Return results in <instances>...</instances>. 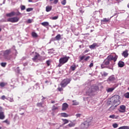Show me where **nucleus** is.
Wrapping results in <instances>:
<instances>
[{"instance_id":"nucleus-19","label":"nucleus","mask_w":129,"mask_h":129,"mask_svg":"<svg viewBox=\"0 0 129 129\" xmlns=\"http://www.w3.org/2000/svg\"><path fill=\"white\" fill-rule=\"evenodd\" d=\"M5 117V116L4 112H0V119H4Z\"/></svg>"},{"instance_id":"nucleus-18","label":"nucleus","mask_w":129,"mask_h":129,"mask_svg":"<svg viewBox=\"0 0 129 129\" xmlns=\"http://www.w3.org/2000/svg\"><path fill=\"white\" fill-rule=\"evenodd\" d=\"M60 115L61 117H68L69 116V115L66 113H61Z\"/></svg>"},{"instance_id":"nucleus-15","label":"nucleus","mask_w":129,"mask_h":129,"mask_svg":"<svg viewBox=\"0 0 129 129\" xmlns=\"http://www.w3.org/2000/svg\"><path fill=\"white\" fill-rule=\"evenodd\" d=\"M118 65L119 67L122 68V67H123V66H124V62H123V61H119L118 63Z\"/></svg>"},{"instance_id":"nucleus-54","label":"nucleus","mask_w":129,"mask_h":129,"mask_svg":"<svg viewBox=\"0 0 129 129\" xmlns=\"http://www.w3.org/2000/svg\"><path fill=\"white\" fill-rule=\"evenodd\" d=\"M89 52V49H87L84 52V54H86V53H87Z\"/></svg>"},{"instance_id":"nucleus-1","label":"nucleus","mask_w":129,"mask_h":129,"mask_svg":"<svg viewBox=\"0 0 129 129\" xmlns=\"http://www.w3.org/2000/svg\"><path fill=\"white\" fill-rule=\"evenodd\" d=\"M118 56L117 55H115L114 56L112 55H109L107 56V57L104 60L103 63L101 65V67L102 69L104 68H108L107 66L109 65L110 63V61H113L115 62L116 60H117Z\"/></svg>"},{"instance_id":"nucleus-9","label":"nucleus","mask_w":129,"mask_h":129,"mask_svg":"<svg viewBox=\"0 0 129 129\" xmlns=\"http://www.w3.org/2000/svg\"><path fill=\"white\" fill-rule=\"evenodd\" d=\"M40 57V54L37 52H35V55H34V57L32 58V60L33 61H34V62H37L38 60H40V59H39Z\"/></svg>"},{"instance_id":"nucleus-57","label":"nucleus","mask_w":129,"mask_h":129,"mask_svg":"<svg viewBox=\"0 0 129 129\" xmlns=\"http://www.w3.org/2000/svg\"><path fill=\"white\" fill-rule=\"evenodd\" d=\"M29 3H32V0H28Z\"/></svg>"},{"instance_id":"nucleus-34","label":"nucleus","mask_w":129,"mask_h":129,"mask_svg":"<svg viewBox=\"0 0 129 129\" xmlns=\"http://www.w3.org/2000/svg\"><path fill=\"white\" fill-rule=\"evenodd\" d=\"M8 100L10 101V102H14V98L13 97H8Z\"/></svg>"},{"instance_id":"nucleus-58","label":"nucleus","mask_w":129,"mask_h":129,"mask_svg":"<svg viewBox=\"0 0 129 129\" xmlns=\"http://www.w3.org/2000/svg\"><path fill=\"white\" fill-rule=\"evenodd\" d=\"M45 83H48V82H49L48 81H46L45 82Z\"/></svg>"},{"instance_id":"nucleus-23","label":"nucleus","mask_w":129,"mask_h":129,"mask_svg":"<svg viewBox=\"0 0 129 129\" xmlns=\"http://www.w3.org/2000/svg\"><path fill=\"white\" fill-rule=\"evenodd\" d=\"M6 85H8L7 83H5V82H1L0 83V87H5Z\"/></svg>"},{"instance_id":"nucleus-17","label":"nucleus","mask_w":129,"mask_h":129,"mask_svg":"<svg viewBox=\"0 0 129 129\" xmlns=\"http://www.w3.org/2000/svg\"><path fill=\"white\" fill-rule=\"evenodd\" d=\"M52 11V6H46V12H49Z\"/></svg>"},{"instance_id":"nucleus-31","label":"nucleus","mask_w":129,"mask_h":129,"mask_svg":"<svg viewBox=\"0 0 129 129\" xmlns=\"http://www.w3.org/2000/svg\"><path fill=\"white\" fill-rule=\"evenodd\" d=\"M62 121L64 122V124H66V123H68L69 122V120L67 119H62Z\"/></svg>"},{"instance_id":"nucleus-32","label":"nucleus","mask_w":129,"mask_h":129,"mask_svg":"<svg viewBox=\"0 0 129 129\" xmlns=\"http://www.w3.org/2000/svg\"><path fill=\"white\" fill-rule=\"evenodd\" d=\"M124 97L129 98V92H127L124 94Z\"/></svg>"},{"instance_id":"nucleus-61","label":"nucleus","mask_w":129,"mask_h":129,"mask_svg":"<svg viewBox=\"0 0 129 129\" xmlns=\"http://www.w3.org/2000/svg\"><path fill=\"white\" fill-rule=\"evenodd\" d=\"M93 32V30H91V32Z\"/></svg>"},{"instance_id":"nucleus-26","label":"nucleus","mask_w":129,"mask_h":129,"mask_svg":"<svg viewBox=\"0 0 129 129\" xmlns=\"http://www.w3.org/2000/svg\"><path fill=\"white\" fill-rule=\"evenodd\" d=\"M115 107H115V105H112V106L110 107L109 110H110V111H112L113 110H114Z\"/></svg>"},{"instance_id":"nucleus-60","label":"nucleus","mask_w":129,"mask_h":129,"mask_svg":"<svg viewBox=\"0 0 129 129\" xmlns=\"http://www.w3.org/2000/svg\"><path fill=\"white\" fill-rule=\"evenodd\" d=\"M0 32H2V28H0Z\"/></svg>"},{"instance_id":"nucleus-36","label":"nucleus","mask_w":129,"mask_h":129,"mask_svg":"<svg viewBox=\"0 0 129 129\" xmlns=\"http://www.w3.org/2000/svg\"><path fill=\"white\" fill-rule=\"evenodd\" d=\"M50 2H53V1H54L53 2V4H54V5H56V4H58V0H49Z\"/></svg>"},{"instance_id":"nucleus-49","label":"nucleus","mask_w":129,"mask_h":129,"mask_svg":"<svg viewBox=\"0 0 129 129\" xmlns=\"http://www.w3.org/2000/svg\"><path fill=\"white\" fill-rule=\"evenodd\" d=\"M7 98L6 97V96L5 95H3L1 97V99H2L3 100H5V99H6Z\"/></svg>"},{"instance_id":"nucleus-53","label":"nucleus","mask_w":129,"mask_h":129,"mask_svg":"<svg viewBox=\"0 0 129 129\" xmlns=\"http://www.w3.org/2000/svg\"><path fill=\"white\" fill-rule=\"evenodd\" d=\"M27 23H28V24H31V23H32V20L31 19H28Z\"/></svg>"},{"instance_id":"nucleus-64","label":"nucleus","mask_w":129,"mask_h":129,"mask_svg":"<svg viewBox=\"0 0 129 129\" xmlns=\"http://www.w3.org/2000/svg\"><path fill=\"white\" fill-rule=\"evenodd\" d=\"M0 129H2V127H0Z\"/></svg>"},{"instance_id":"nucleus-5","label":"nucleus","mask_w":129,"mask_h":129,"mask_svg":"<svg viewBox=\"0 0 129 129\" xmlns=\"http://www.w3.org/2000/svg\"><path fill=\"white\" fill-rule=\"evenodd\" d=\"M70 57L69 56H66L63 57H61L59 59V63L58 67H61L62 65H64L65 63H67L68 62V60Z\"/></svg>"},{"instance_id":"nucleus-55","label":"nucleus","mask_w":129,"mask_h":129,"mask_svg":"<svg viewBox=\"0 0 129 129\" xmlns=\"http://www.w3.org/2000/svg\"><path fill=\"white\" fill-rule=\"evenodd\" d=\"M51 103H52V104L55 103V101L51 100Z\"/></svg>"},{"instance_id":"nucleus-29","label":"nucleus","mask_w":129,"mask_h":129,"mask_svg":"<svg viewBox=\"0 0 129 129\" xmlns=\"http://www.w3.org/2000/svg\"><path fill=\"white\" fill-rule=\"evenodd\" d=\"M57 109H58V107L55 106V105H53L52 108V111H54V110H57Z\"/></svg>"},{"instance_id":"nucleus-13","label":"nucleus","mask_w":129,"mask_h":129,"mask_svg":"<svg viewBox=\"0 0 129 129\" xmlns=\"http://www.w3.org/2000/svg\"><path fill=\"white\" fill-rule=\"evenodd\" d=\"M59 40H61V35L60 34H58L53 38V41H59Z\"/></svg>"},{"instance_id":"nucleus-56","label":"nucleus","mask_w":129,"mask_h":129,"mask_svg":"<svg viewBox=\"0 0 129 129\" xmlns=\"http://www.w3.org/2000/svg\"><path fill=\"white\" fill-rule=\"evenodd\" d=\"M90 120H92V119H93V118L92 117H90Z\"/></svg>"},{"instance_id":"nucleus-35","label":"nucleus","mask_w":129,"mask_h":129,"mask_svg":"<svg viewBox=\"0 0 129 129\" xmlns=\"http://www.w3.org/2000/svg\"><path fill=\"white\" fill-rule=\"evenodd\" d=\"M89 59H90V56H87L86 58H84V61H85L86 62H87V61H88Z\"/></svg>"},{"instance_id":"nucleus-27","label":"nucleus","mask_w":129,"mask_h":129,"mask_svg":"<svg viewBox=\"0 0 129 129\" xmlns=\"http://www.w3.org/2000/svg\"><path fill=\"white\" fill-rule=\"evenodd\" d=\"M114 90V88H110L107 90V92H112Z\"/></svg>"},{"instance_id":"nucleus-3","label":"nucleus","mask_w":129,"mask_h":129,"mask_svg":"<svg viewBox=\"0 0 129 129\" xmlns=\"http://www.w3.org/2000/svg\"><path fill=\"white\" fill-rule=\"evenodd\" d=\"M113 102L112 103V105H115V107H117L118 105L120 104V97L119 95H115L111 98Z\"/></svg>"},{"instance_id":"nucleus-2","label":"nucleus","mask_w":129,"mask_h":129,"mask_svg":"<svg viewBox=\"0 0 129 129\" xmlns=\"http://www.w3.org/2000/svg\"><path fill=\"white\" fill-rule=\"evenodd\" d=\"M20 14H17V13L14 11L11 12L10 13H7L6 16L8 17L9 18L7 19V22L10 23H18L20 21V18L18 17H14V16H19Z\"/></svg>"},{"instance_id":"nucleus-33","label":"nucleus","mask_w":129,"mask_h":129,"mask_svg":"<svg viewBox=\"0 0 129 129\" xmlns=\"http://www.w3.org/2000/svg\"><path fill=\"white\" fill-rule=\"evenodd\" d=\"M20 8L21 11H24V10H26V6L25 5H21Z\"/></svg>"},{"instance_id":"nucleus-12","label":"nucleus","mask_w":129,"mask_h":129,"mask_svg":"<svg viewBox=\"0 0 129 129\" xmlns=\"http://www.w3.org/2000/svg\"><path fill=\"white\" fill-rule=\"evenodd\" d=\"M67 108H68V104H67V103H64L62 106V110H66Z\"/></svg>"},{"instance_id":"nucleus-63","label":"nucleus","mask_w":129,"mask_h":129,"mask_svg":"<svg viewBox=\"0 0 129 129\" xmlns=\"http://www.w3.org/2000/svg\"><path fill=\"white\" fill-rule=\"evenodd\" d=\"M42 97L44 98V99H45V98H44V97L42 96Z\"/></svg>"},{"instance_id":"nucleus-39","label":"nucleus","mask_w":129,"mask_h":129,"mask_svg":"<svg viewBox=\"0 0 129 129\" xmlns=\"http://www.w3.org/2000/svg\"><path fill=\"white\" fill-rule=\"evenodd\" d=\"M1 66H2V67H5L6 66H7V62L1 63Z\"/></svg>"},{"instance_id":"nucleus-41","label":"nucleus","mask_w":129,"mask_h":129,"mask_svg":"<svg viewBox=\"0 0 129 129\" xmlns=\"http://www.w3.org/2000/svg\"><path fill=\"white\" fill-rule=\"evenodd\" d=\"M33 8H27L26 9V12H32L33 11Z\"/></svg>"},{"instance_id":"nucleus-20","label":"nucleus","mask_w":129,"mask_h":129,"mask_svg":"<svg viewBox=\"0 0 129 129\" xmlns=\"http://www.w3.org/2000/svg\"><path fill=\"white\" fill-rule=\"evenodd\" d=\"M110 20L108 18H103V20H101V22L102 23H107L108 22H109Z\"/></svg>"},{"instance_id":"nucleus-47","label":"nucleus","mask_w":129,"mask_h":129,"mask_svg":"<svg viewBox=\"0 0 129 129\" xmlns=\"http://www.w3.org/2000/svg\"><path fill=\"white\" fill-rule=\"evenodd\" d=\"M3 122H6V123H7V124H10V121L8 119L5 120L3 121Z\"/></svg>"},{"instance_id":"nucleus-30","label":"nucleus","mask_w":129,"mask_h":129,"mask_svg":"<svg viewBox=\"0 0 129 129\" xmlns=\"http://www.w3.org/2000/svg\"><path fill=\"white\" fill-rule=\"evenodd\" d=\"M118 129H129L128 126H123L119 127Z\"/></svg>"},{"instance_id":"nucleus-10","label":"nucleus","mask_w":129,"mask_h":129,"mask_svg":"<svg viewBox=\"0 0 129 129\" xmlns=\"http://www.w3.org/2000/svg\"><path fill=\"white\" fill-rule=\"evenodd\" d=\"M126 107L124 105H122L120 106L119 109L118 110L119 112H125V109Z\"/></svg>"},{"instance_id":"nucleus-21","label":"nucleus","mask_w":129,"mask_h":129,"mask_svg":"<svg viewBox=\"0 0 129 129\" xmlns=\"http://www.w3.org/2000/svg\"><path fill=\"white\" fill-rule=\"evenodd\" d=\"M31 35L32 36L33 38H38V34H37V33L35 32H32Z\"/></svg>"},{"instance_id":"nucleus-45","label":"nucleus","mask_w":129,"mask_h":129,"mask_svg":"<svg viewBox=\"0 0 129 129\" xmlns=\"http://www.w3.org/2000/svg\"><path fill=\"white\" fill-rule=\"evenodd\" d=\"M58 16H55L53 17H52L51 18H50L51 20H57V19H58Z\"/></svg>"},{"instance_id":"nucleus-7","label":"nucleus","mask_w":129,"mask_h":129,"mask_svg":"<svg viewBox=\"0 0 129 129\" xmlns=\"http://www.w3.org/2000/svg\"><path fill=\"white\" fill-rule=\"evenodd\" d=\"M11 53H12V49H11L6 50L3 52V57L5 59H7V60H10L11 58H10L9 55Z\"/></svg>"},{"instance_id":"nucleus-37","label":"nucleus","mask_w":129,"mask_h":129,"mask_svg":"<svg viewBox=\"0 0 129 129\" xmlns=\"http://www.w3.org/2000/svg\"><path fill=\"white\" fill-rule=\"evenodd\" d=\"M66 0H63L62 1H61V5H62V6H65V5H66Z\"/></svg>"},{"instance_id":"nucleus-59","label":"nucleus","mask_w":129,"mask_h":129,"mask_svg":"<svg viewBox=\"0 0 129 129\" xmlns=\"http://www.w3.org/2000/svg\"><path fill=\"white\" fill-rule=\"evenodd\" d=\"M0 111H2V107H0Z\"/></svg>"},{"instance_id":"nucleus-51","label":"nucleus","mask_w":129,"mask_h":129,"mask_svg":"<svg viewBox=\"0 0 129 129\" xmlns=\"http://www.w3.org/2000/svg\"><path fill=\"white\" fill-rule=\"evenodd\" d=\"M89 67L90 68H91V67H93V62L91 63L90 64L89 66Z\"/></svg>"},{"instance_id":"nucleus-62","label":"nucleus","mask_w":129,"mask_h":129,"mask_svg":"<svg viewBox=\"0 0 129 129\" xmlns=\"http://www.w3.org/2000/svg\"><path fill=\"white\" fill-rule=\"evenodd\" d=\"M115 1H116V2H119V0H115Z\"/></svg>"},{"instance_id":"nucleus-38","label":"nucleus","mask_w":129,"mask_h":129,"mask_svg":"<svg viewBox=\"0 0 129 129\" xmlns=\"http://www.w3.org/2000/svg\"><path fill=\"white\" fill-rule=\"evenodd\" d=\"M51 63V60H48L46 61V64L47 65V66H50Z\"/></svg>"},{"instance_id":"nucleus-50","label":"nucleus","mask_w":129,"mask_h":129,"mask_svg":"<svg viewBox=\"0 0 129 129\" xmlns=\"http://www.w3.org/2000/svg\"><path fill=\"white\" fill-rule=\"evenodd\" d=\"M17 73H20V72L21 71V70H20V68L17 67Z\"/></svg>"},{"instance_id":"nucleus-22","label":"nucleus","mask_w":129,"mask_h":129,"mask_svg":"<svg viewBox=\"0 0 129 129\" xmlns=\"http://www.w3.org/2000/svg\"><path fill=\"white\" fill-rule=\"evenodd\" d=\"M109 81H114L115 80V78L113 76H111L108 78Z\"/></svg>"},{"instance_id":"nucleus-8","label":"nucleus","mask_w":129,"mask_h":129,"mask_svg":"<svg viewBox=\"0 0 129 129\" xmlns=\"http://www.w3.org/2000/svg\"><path fill=\"white\" fill-rule=\"evenodd\" d=\"M91 122L89 120L85 121L81 124V127H82V128H88L89 125H90Z\"/></svg>"},{"instance_id":"nucleus-48","label":"nucleus","mask_w":129,"mask_h":129,"mask_svg":"<svg viewBox=\"0 0 129 129\" xmlns=\"http://www.w3.org/2000/svg\"><path fill=\"white\" fill-rule=\"evenodd\" d=\"M57 90H58V91H63V88L62 87H58L57 88Z\"/></svg>"},{"instance_id":"nucleus-42","label":"nucleus","mask_w":129,"mask_h":129,"mask_svg":"<svg viewBox=\"0 0 129 129\" xmlns=\"http://www.w3.org/2000/svg\"><path fill=\"white\" fill-rule=\"evenodd\" d=\"M73 105H78V102H76V101H73Z\"/></svg>"},{"instance_id":"nucleus-24","label":"nucleus","mask_w":129,"mask_h":129,"mask_svg":"<svg viewBox=\"0 0 129 129\" xmlns=\"http://www.w3.org/2000/svg\"><path fill=\"white\" fill-rule=\"evenodd\" d=\"M70 68H71L72 71H75V69H76V65L73 64L71 66Z\"/></svg>"},{"instance_id":"nucleus-52","label":"nucleus","mask_w":129,"mask_h":129,"mask_svg":"<svg viewBox=\"0 0 129 129\" xmlns=\"http://www.w3.org/2000/svg\"><path fill=\"white\" fill-rule=\"evenodd\" d=\"M76 115L77 117H80V116H81V114L78 113Z\"/></svg>"},{"instance_id":"nucleus-6","label":"nucleus","mask_w":129,"mask_h":129,"mask_svg":"<svg viewBox=\"0 0 129 129\" xmlns=\"http://www.w3.org/2000/svg\"><path fill=\"white\" fill-rule=\"evenodd\" d=\"M71 82V79L68 78L64 79L61 82L60 85V86H61V87L64 88L66 87L68 85V84H69V83H70Z\"/></svg>"},{"instance_id":"nucleus-43","label":"nucleus","mask_w":129,"mask_h":129,"mask_svg":"<svg viewBox=\"0 0 129 129\" xmlns=\"http://www.w3.org/2000/svg\"><path fill=\"white\" fill-rule=\"evenodd\" d=\"M117 126H118V125L117 123L113 124V127H114V128H116Z\"/></svg>"},{"instance_id":"nucleus-16","label":"nucleus","mask_w":129,"mask_h":129,"mask_svg":"<svg viewBox=\"0 0 129 129\" xmlns=\"http://www.w3.org/2000/svg\"><path fill=\"white\" fill-rule=\"evenodd\" d=\"M67 127H73V126H75V123L71 122L68 125H67Z\"/></svg>"},{"instance_id":"nucleus-11","label":"nucleus","mask_w":129,"mask_h":129,"mask_svg":"<svg viewBox=\"0 0 129 129\" xmlns=\"http://www.w3.org/2000/svg\"><path fill=\"white\" fill-rule=\"evenodd\" d=\"M122 56L124 57V58H127V57H128V50H124L123 51Z\"/></svg>"},{"instance_id":"nucleus-40","label":"nucleus","mask_w":129,"mask_h":129,"mask_svg":"<svg viewBox=\"0 0 129 129\" xmlns=\"http://www.w3.org/2000/svg\"><path fill=\"white\" fill-rule=\"evenodd\" d=\"M109 118H117V117H115V115H111L109 116Z\"/></svg>"},{"instance_id":"nucleus-25","label":"nucleus","mask_w":129,"mask_h":129,"mask_svg":"<svg viewBox=\"0 0 129 129\" xmlns=\"http://www.w3.org/2000/svg\"><path fill=\"white\" fill-rule=\"evenodd\" d=\"M41 25L43 26L44 27H47L49 26V22H44L41 23Z\"/></svg>"},{"instance_id":"nucleus-4","label":"nucleus","mask_w":129,"mask_h":129,"mask_svg":"<svg viewBox=\"0 0 129 129\" xmlns=\"http://www.w3.org/2000/svg\"><path fill=\"white\" fill-rule=\"evenodd\" d=\"M97 89H98V87H94V86H91L90 88H89L86 91V94L87 95H89L90 96H92L94 95L93 93L95 92V91H97Z\"/></svg>"},{"instance_id":"nucleus-14","label":"nucleus","mask_w":129,"mask_h":129,"mask_svg":"<svg viewBox=\"0 0 129 129\" xmlns=\"http://www.w3.org/2000/svg\"><path fill=\"white\" fill-rule=\"evenodd\" d=\"M98 45H97V43H94L93 44H92L91 45H90L89 46V47L90 48V49H94V48L95 47H98Z\"/></svg>"},{"instance_id":"nucleus-44","label":"nucleus","mask_w":129,"mask_h":129,"mask_svg":"<svg viewBox=\"0 0 129 129\" xmlns=\"http://www.w3.org/2000/svg\"><path fill=\"white\" fill-rule=\"evenodd\" d=\"M102 76H107V75H108V74H107V73L104 72L103 74L102 75Z\"/></svg>"},{"instance_id":"nucleus-46","label":"nucleus","mask_w":129,"mask_h":129,"mask_svg":"<svg viewBox=\"0 0 129 129\" xmlns=\"http://www.w3.org/2000/svg\"><path fill=\"white\" fill-rule=\"evenodd\" d=\"M85 58V56H80V61H82Z\"/></svg>"},{"instance_id":"nucleus-28","label":"nucleus","mask_w":129,"mask_h":129,"mask_svg":"<svg viewBox=\"0 0 129 129\" xmlns=\"http://www.w3.org/2000/svg\"><path fill=\"white\" fill-rule=\"evenodd\" d=\"M37 106H38V107H44L43 106V103L42 102L37 103Z\"/></svg>"}]
</instances>
